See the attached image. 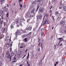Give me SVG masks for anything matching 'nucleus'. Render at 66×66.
<instances>
[{
    "instance_id": "nucleus-53",
    "label": "nucleus",
    "mask_w": 66,
    "mask_h": 66,
    "mask_svg": "<svg viewBox=\"0 0 66 66\" xmlns=\"http://www.w3.org/2000/svg\"><path fill=\"white\" fill-rule=\"evenodd\" d=\"M64 32L65 33H66V30L64 31Z\"/></svg>"
},
{
    "instance_id": "nucleus-18",
    "label": "nucleus",
    "mask_w": 66,
    "mask_h": 66,
    "mask_svg": "<svg viewBox=\"0 0 66 66\" xmlns=\"http://www.w3.org/2000/svg\"><path fill=\"white\" fill-rule=\"evenodd\" d=\"M30 19H29L28 20H27V22H28V23H30Z\"/></svg>"
},
{
    "instance_id": "nucleus-13",
    "label": "nucleus",
    "mask_w": 66,
    "mask_h": 66,
    "mask_svg": "<svg viewBox=\"0 0 66 66\" xmlns=\"http://www.w3.org/2000/svg\"><path fill=\"white\" fill-rule=\"evenodd\" d=\"M9 46L10 45H9V44L8 43H7V44H6V47H9Z\"/></svg>"
},
{
    "instance_id": "nucleus-14",
    "label": "nucleus",
    "mask_w": 66,
    "mask_h": 66,
    "mask_svg": "<svg viewBox=\"0 0 66 66\" xmlns=\"http://www.w3.org/2000/svg\"><path fill=\"white\" fill-rule=\"evenodd\" d=\"M21 53H20V52L18 54V57H20V56H21Z\"/></svg>"
},
{
    "instance_id": "nucleus-52",
    "label": "nucleus",
    "mask_w": 66,
    "mask_h": 66,
    "mask_svg": "<svg viewBox=\"0 0 66 66\" xmlns=\"http://www.w3.org/2000/svg\"><path fill=\"white\" fill-rule=\"evenodd\" d=\"M15 3H14V4H13L14 5V6H15Z\"/></svg>"
},
{
    "instance_id": "nucleus-39",
    "label": "nucleus",
    "mask_w": 66,
    "mask_h": 66,
    "mask_svg": "<svg viewBox=\"0 0 66 66\" xmlns=\"http://www.w3.org/2000/svg\"><path fill=\"white\" fill-rule=\"evenodd\" d=\"M12 59V56H10V61H11V59Z\"/></svg>"
},
{
    "instance_id": "nucleus-36",
    "label": "nucleus",
    "mask_w": 66,
    "mask_h": 66,
    "mask_svg": "<svg viewBox=\"0 0 66 66\" xmlns=\"http://www.w3.org/2000/svg\"><path fill=\"white\" fill-rule=\"evenodd\" d=\"M11 29H12L13 28V25H11Z\"/></svg>"
},
{
    "instance_id": "nucleus-50",
    "label": "nucleus",
    "mask_w": 66,
    "mask_h": 66,
    "mask_svg": "<svg viewBox=\"0 0 66 66\" xmlns=\"http://www.w3.org/2000/svg\"><path fill=\"white\" fill-rule=\"evenodd\" d=\"M56 65H57V64H56V63L55 64L54 66H56Z\"/></svg>"
},
{
    "instance_id": "nucleus-55",
    "label": "nucleus",
    "mask_w": 66,
    "mask_h": 66,
    "mask_svg": "<svg viewBox=\"0 0 66 66\" xmlns=\"http://www.w3.org/2000/svg\"><path fill=\"white\" fill-rule=\"evenodd\" d=\"M40 49L39 48H38L37 50L38 51H39Z\"/></svg>"
},
{
    "instance_id": "nucleus-44",
    "label": "nucleus",
    "mask_w": 66,
    "mask_h": 66,
    "mask_svg": "<svg viewBox=\"0 0 66 66\" xmlns=\"http://www.w3.org/2000/svg\"><path fill=\"white\" fill-rule=\"evenodd\" d=\"M26 32V31H24L23 32V33H25Z\"/></svg>"
},
{
    "instance_id": "nucleus-25",
    "label": "nucleus",
    "mask_w": 66,
    "mask_h": 66,
    "mask_svg": "<svg viewBox=\"0 0 66 66\" xmlns=\"http://www.w3.org/2000/svg\"><path fill=\"white\" fill-rule=\"evenodd\" d=\"M63 9L64 11H66V7L64 6L63 7Z\"/></svg>"
},
{
    "instance_id": "nucleus-63",
    "label": "nucleus",
    "mask_w": 66,
    "mask_h": 66,
    "mask_svg": "<svg viewBox=\"0 0 66 66\" xmlns=\"http://www.w3.org/2000/svg\"><path fill=\"white\" fill-rule=\"evenodd\" d=\"M38 42H39H39H40V40H38Z\"/></svg>"
},
{
    "instance_id": "nucleus-23",
    "label": "nucleus",
    "mask_w": 66,
    "mask_h": 66,
    "mask_svg": "<svg viewBox=\"0 0 66 66\" xmlns=\"http://www.w3.org/2000/svg\"><path fill=\"white\" fill-rule=\"evenodd\" d=\"M14 55V52L13 51L11 53V55Z\"/></svg>"
},
{
    "instance_id": "nucleus-34",
    "label": "nucleus",
    "mask_w": 66,
    "mask_h": 66,
    "mask_svg": "<svg viewBox=\"0 0 66 66\" xmlns=\"http://www.w3.org/2000/svg\"><path fill=\"white\" fill-rule=\"evenodd\" d=\"M41 47L42 48V49H43V46H42V44L41 45Z\"/></svg>"
},
{
    "instance_id": "nucleus-46",
    "label": "nucleus",
    "mask_w": 66,
    "mask_h": 66,
    "mask_svg": "<svg viewBox=\"0 0 66 66\" xmlns=\"http://www.w3.org/2000/svg\"><path fill=\"white\" fill-rule=\"evenodd\" d=\"M40 1H41L40 0H38V2H40Z\"/></svg>"
},
{
    "instance_id": "nucleus-64",
    "label": "nucleus",
    "mask_w": 66,
    "mask_h": 66,
    "mask_svg": "<svg viewBox=\"0 0 66 66\" xmlns=\"http://www.w3.org/2000/svg\"><path fill=\"white\" fill-rule=\"evenodd\" d=\"M19 66H22L21 64H20Z\"/></svg>"
},
{
    "instance_id": "nucleus-9",
    "label": "nucleus",
    "mask_w": 66,
    "mask_h": 66,
    "mask_svg": "<svg viewBox=\"0 0 66 66\" xmlns=\"http://www.w3.org/2000/svg\"><path fill=\"white\" fill-rule=\"evenodd\" d=\"M62 38H59V39L60 40V42H59V44H60V43H61V41H63L64 40V39H62Z\"/></svg>"
},
{
    "instance_id": "nucleus-51",
    "label": "nucleus",
    "mask_w": 66,
    "mask_h": 66,
    "mask_svg": "<svg viewBox=\"0 0 66 66\" xmlns=\"http://www.w3.org/2000/svg\"><path fill=\"white\" fill-rule=\"evenodd\" d=\"M16 23H18V20H17Z\"/></svg>"
},
{
    "instance_id": "nucleus-4",
    "label": "nucleus",
    "mask_w": 66,
    "mask_h": 66,
    "mask_svg": "<svg viewBox=\"0 0 66 66\" xmlns=\"http://www.w3.org/2000/svg\"><path fill=\"white\" fill-rule=\"evenodd\" d=\"M2 29H4L2 31V32L3 33H4V32H6V31H7V29L6 28H3Z\"/></svg>"
},
{
    "instance_id": "nucleus-60",
    "label": "nucleus",
    "mask_w": 66,
    "mask_h": 66,
    "mask_svg": "<svg viewBox=\"0 0 66 66\" xmlns=\"http://www.w3.org/2000/svg\"><path fill=\"white\" fill-rule=\"evenodd\" d=\"M24 7H26V5H24Z\"/></svg>"
},
{
    "instance_id": "nucleus-10",
    "label": "nucleus",
    "mask_w": 66,
    "mask_h": 66,
    "mask_svg": "<svg viewBox=\"0 0 66 66\" xmlns=\"http://www.w3.org/2000/svg\"><path fill=\"white\" fill-rule=\"evenodd\" d=\"M35 8H34L31 11V13L32 14H33V13L34 12V11H35Z\"/></svg>"
},
{
    "instance_id": "nucleus-1",
    "label": "nucleus",
    "mask_w": 66,
    "mask_h": 66,
    "mask_svg": "<svg viewBox=\"0 0 66 66\" xmlns=\"http://www.w3.org/2000/svg\"><path fill=\"white\" fill-rule=\"evenodd\" d=\"M29 17H32V15L30 14H28V13H26L25 14V17L26 18H29Z\"/></svg>"
},
{
    "instance_id": "nucleus-42",
    "label": "nucleus",
    "mask_w": 66,
    "mask_h": 66,
    "mask_svg": "<svg viewBox=\"0 0 66 66\" xmlns=\"http://www.w3.org/2000/svg\"><path fill=\"white\" fill-rule=\"evenodd\" d=\"M35 1H34V2H32V4H35Z\"/></svg>"
},
{
    "instance_id": "nucleus-47",
    "label": "nucleus",
    "mask_w": 66,
    "mask_h": 66,
    "mask_svg": "<svg viewBox=\"0 0 66 66\" xmlns=\"http://www.w3.org/2000/svg\"><path fill=\"white\" fill-rule=\"evenodd\" d=\"M29 64V62H28V61H27V65H28Z\"/></svg>"
},
{
    "instance_id": "nucleus-59",
    "label": "nucleus",
    "mask_w": 66,
    "mask_h": 66,
    "mask_svg": "<svg viewBox=\"0 0 66 66\" xmlns=\"http://www.w3.org/2000/svg\"><path fill=\"white\" fill-rule=\"evenodd\" d=\"M53 18V19L54 20V18H53V17L52 16Z\"/></svg>"
},
{
    "instance_id": "nucleus-27",
    "label": "nucleus",
    "mask_w": 66,
    "mask_h": 66,
    "mask_svg": "<svg viewBox=\"0 0 66 66\" xmlns=\"http://www.w3.org/2000/svg\"><path fill=\"white\" fill-rule=\"evenodd\" d=\"M21 45H23V46H24V45H25V43H21Z\"/></svg>"
},
{
    "instance_id": "nucleus-24",
    "label": "nucleus",
    "mask_w": 66,
    "mask_h": 66,
    "mask_svg": "<svg viewBox=\"0 0 66 66\" xmlns=\"http://www.w3.org/2000/svg\"><path fill=\"white\" fill-rule=\"evenodd\" d=\"M6 16L7 17H9V13L7 12L6 14Z\"/></svg>"
},
{
    "instance_id": "nucleus-61",
    "label": "nucleus",
    "mask_w": 66,
    "mask_h": 66,
    "mask_svg": "<svg viewBox=\"0 0 66 66\" xmlns=\"http://www.w3.org/2000/svg\"><path fill=\"white\" fill-rule=\"evenodd\" d=\"M56 64H58V62H56Z\"/></svg>"
},
{
    "instance_id": "nucleus-38",
    "label": "nucleus",
    "mask_w": 66,
    "mask_h": 66,
    "mask_svg": "<svg viewBox=\"0 0 66 66\" xmlns=\"http://www.w3.org/2000/svg\"><path fill=\"white\" fill-rule=\"evenodd\" d=\"M22 1V0H19V2H21Z\"/></svg>"
},
{
    "instance_id": "nucleus-22",
    "label": "nucleus",
    "mask_w": 66,
    "mask_h": 66,
    "mask_svg": "<svg viewBox=\"0 0 66 66\" xmlns=\"http://www.w3.org/2000/svg\"><path fill=\"white\" fill-rule=\"evenodd\" d=\"M31 34H32V32H30L27 35V36H29V35H31Z\"/></svg>"
},
{
    "instance_id": "nucleus-21",
    "label": "nucleus",
    "mask_w": 66,
    "mask_h": 66,
    "mask_svg": "<svg viewBox=\"0 0 66 66\" xmlns=\"http://www.w3.org/2000/svg\"><path fill=\"white\" fill-rule=\"evenodd\" d=\"M27 30H31V28L30 27L28 28L27 29Z\"/></svg>"
},
{
    "instance_id": "nucleus-16",
    "label": "nucleus",
    "mask_w": 66,
    "mask_h": 66,
    "mask_svg": "<svg viewBox=\"0 0 66 66\" xmlns=\"http://www.w3.org/2000/svg\"><path fill=\"white\" fill-rule=\"evenodd\" d=\"M39 3L40 4H42L43 3V1H41L39 2Z\"/></svg>"
},
{
    "instance_id": "nucleus-12",
    "label": "nucleus",
    "mask_w": 66,
    "mask_h": 66,
    "mask_svg": "<svg viewBox=\"0 0 66 66\" xmlns=\"http://www.w3.org/2000/svg\"><path fill=\"white\" fill-rule=\"evenodd\" d=\"M24 40L25 42H27L28 40V38H25L24 39Z\"/></svg>"
},
{
    "instance_id": "nucleus-20",
    "label": "nucleus",
    "mask_w": 66,
    "mask_h": 66,
    "mask_svg": "<svg viewBox=\"0 0 66 66\" xmlns=\"http://www.w3.org/2000/svg\"><path fill=\"white\" fill-rule=\"evenodd\" d=\"M20 53H22L23 52V50H22V49H21L20 50Z\"/></svg>"
},
{
    "instance_id": "nucleus-57",
    "label": "nucleus",
    "mask_w": 66,
    "mask_h": 66,
    "mask_svg": "<svg viewBox=\"0 0 66 66\" xmlns=\"http://www.w3.org/2000/svg\"><path fill=\"white\" fill-rule=\"evenodd\" d=\"M54 47H55L54 49H55V48H56V45H54Z\"/></svg>"
},
{
    "instance_id": "nucleus-32",
    "label": "nucleus",
    "mask_w": 66,
    "mask_h": 66,
    "mask_svg": "<svg viewBox=\"0 0 66 66\" xmlns=\"http://www.w3.org/2000/svg\"><path fill=\"white\" fill-rule=\"evenodd\" d=\"M2 64V62H1V61H0V66H1Z\"/></svg>"
},
{
    "instance_id": "nucleus-5",
    "label": "nucleus",
    "mask_w": 66,
    "mask_h": 66,
    "mask_svg": "<svg viewBox=\"0 0 66 66\" xmlns=\"http://www.w3.org/2000/svg\"><path fill=\"white\" fill-rule=\"evenodd\" d=\"M10 55L8 53H7L6 54V58H8V59H9L10 58Z\"/></svg>"
},
{
    "instance_id": "nucleus-43",
    "label": "nucleus",
    "mask_w": 66,
    "mask_h": 66,
    "mask_svg": "<svg viewBox=\"0 0 66 66\" xmlns=\"http://www.w3.org/2000/svg\"><path fill=\"white\" fill-rule=\"evenodd\" d=\"M49 15V14H46V17H47V16H48V15Z\"/></svg>"
},
{
    "instance_id": "nucleus-41",
    "label": "nucleus",
    "mask_w": 66,
    "mask_h": 66,
    "mask_svg": "<svg viewBox=\"0 0 66 66\" xmlns=\"http://www.w3.org/2000/svg\"><path fill=\"white\" fill-rule=\"evenodd\" d=\"M3 22V21H1V24H2V22Z\"/></svg>"
},
{
    "instance_id": "nucleus-33",
    "label": "nucleus",
    "mask_w": 66,
    "mask_h": 66,
    "mask_svg": "<svg viewBox=\"0 0 66 66\" xmlns=\"http://www.w3.org/2000/svg\"><path fill=\"white\" fill-rule=\"evenodd\" d=\"M12 43H13L12 42H11L10 43V45H11V46H12Z\"/></svg>"
},
{
    "instance_id": "nucleus-56",
    "label": "nucleus",
    "mask_w": 66,
    "mask_h": 66,
    "mask_svg": "<svg viewBox=\"0 0 66 66\" xmlns=\"http://www.w3.org/2000/svg\"><path fill=\"white\" fill-rule=\"evenodd\" d=\"M20 43H19L18 44V45H19H19H20Z\"/></svg>"
},
{
    "instance_id": "nucleus-8",
    "label": "nucleus",
    "mask_w": 66,
    "mask_h": 66,
    "mask_svg": "<svg viewBox=\"0 0 66 66\" xmlns=\"http://www.w3.org/2000/svg\"><path fill=\"white\" fill-rule=\"evenodd\" d=\"M4 36L3 34H1V35H0V39H2L4 37Z\"/></svg>"
},
{
    "instance_id": "nucleus-40",
    "label": "nucleus",
    "mask_w": 66,
    "mask_h": 66,
    "mask_svg": "<svg viewBox=\"0 0 66 66\" xmlns=\"http://www.w3.org/2000/svg\"><path fill=\"white\" fill-rule=\"evenodd\" d=\"M32 6H31L30 7V10H32Z\"/></svg>"
},
{
    "instance_id": "nucleus-6",
    "label": "nucleus",
    "mask_w": 66,
    "mask_h": 66,
    "mask_svg": "<svg viewBox=\"0 0 66 66\" xmlns=\"http://www.w3.org/2000/svg\"><path fill=\"white\" fill-rule=\"evenodd\" d=\"M16 57H15V56H14V57L13 58V60H14L12 62V63H15V62H17V60H16Z\"/></svg>"
},
{
    "instance_id": "nucleus-45",
    "label": "nucleus",
    "mask_w": 66,
    "mask_h": 66,
    "mask_svg": "<svg viewBox=\"0 0 66 66\" xmlns=\"http://www.w3.org/2000/svg\"><path fill=\"white\" fill-rule=\"evenodd\" d=\"M2 56H4V53H3L2 54Z\"/></svg>"
},
{
    "instance_id": "nucleus-37",
    "label": "nucleus",
    "mask_w": 66,
    "mask_h": 66,
    "mask_svg": "<svg viewBox=\"0 0 66 66\" xmlns=\"http://www.w3.org/2000/svg\"><path fill=\"white\" fill-rule=\"evenodd\" d=\"M52 6H51L50 7V9L51 10V9H52Z\"/></svg>"
},
{
    "instance_id": "nucleus-15",
    "label": "nucleus",
    "mask_w": 66,
    "mask_h": 66,
    "mask_svg": "<svg viewBox=\"0 0 66 66\" xmlns=\"http://www.w3.org/2000/svg\"><path fill=\"white\" fill-rule=\"evenodd\" d=\"M1 14L2 15V16L3 14V12L2 10H1Z\"/></svg>"
},
{
    "instance_id": "nucleus-26",
    "label": "nucleus",
    "mask_w": 66,
    "mask_h": 66,
    "mask_svg": "<svg viewBox=\"0 0 66 66\" xmlns=\"http://www.w3.org/2000/svg\"><path fill=\"white\" fill-rule=\"evenodd\" d=\"M55 14L56 15H58V14H59V12H58V11L55 12Z\"/></svg>"
},
{
    "instance_id": "nucleus-17",
    "label": "nucleus",
    "mask_w": 66,
    "mask_h": 66,
    "mask_svg": "<svg viewBox=\"0 0 66 66\" xmlns=\"http://www.w3.org/2000/svg\"><path fill=\"white\" fill-rule=\"evenodd\" d=\"M4 0H1V1L0 2L1 3V4H2V3L3 2H4Z\"/></svg>"
},
{
    "instance_id": "nucleus-2",
    "label": "nucleus",
    "mask_w": 66,
    "mask_h": 66,
    "mask_svg": "<svg viewBox=\"0 0 66 66\" xmlns=\"http://www.w3.org/2000/svg\"><path fill=\"white\" fill-rule=\"evenodd\" d=\"M44 11V9L43 7H41L39 10V13H42Z\"/></svg>"
},
{
    "instance_id": "nucleus-49",
    "label": "nucleus",
    "mask_w": 66,
    "mask_h": 66,
    "mask_svg": "<svg viewBox=\"0 0 66 66\" xmlns=\"http://www.w3.org/2000/svg\"><path fill=\"white\" fill-rule=\"evenodd\" d=\"M62 6L61 7H59V9H62Z\"/></svg>"
},
{
    "instance_id": "nucleus-58",
    "label": "nucleus",
    "mask_w": 66,
    "mask_h": 66,
    "mask_svg": "<svg viewBox=\"0 0 66 66\" xmlns=\"http://www.w3.org/2000/svg\"><path fill=\"white\" fill-rule=\"evenodd\" d=\"M51 38H53V36L52 35L51 37Z\"/></svg>"
},
{
    "instance_id": "nucleus-54",
    "label": "nucleus",
    "mask_w": 66,
    "mask_h": 66,
    "mask_svg": "<svg viewBox=\"0 0 66 66\" xmlns=\"http://www.w3.org/2000/svg\"><path fill=\"white\" fill-rule=\"evenodd\" d=\"M27 51H28V49H27L26 51H25V52H27Z\"/></svg>"
},
{
    "instance_id": "nucleus-28",
    "label": "nucleus",
    "mask_w": 66,
    "mask_h": 66,
    "mask_svg": "<svg viewBox=\"0 0 66 66\" xmlns=\"http://www.w3.org/2000/svg\"><path fill=\"white\" fill-rule=\"evenodd\" d=\"M39 6H37V11H38V9H39Z\"/></svg>"
},
{
    "instance_id": "nucleus-35",
    "label": "nucleus",
    "mask_w": 66,
    "mask_h": 66,
    "mask_svg": "<svg viewBox=\"0 0 66 66\" xmlns=\"http://www.w3.org/2000/svg\"><path fill=\"white\" fill-rule=\"evenodd\" d=\"M20 6L21 7H22V4H20Z\"/></svg>"
},
{
    "instance_id": "nucleus-11",
    "label": "nucleus",
    "mask_w": 66,
    "mask_h": 66,
    "mask_svg": "<svg viewBox=\"0 0 66 66\" xmlns=\"http://www.w3.org/2000/svg\"><path fill=\"white\" fill-rule=\"evenodd\" d=\"M19 34V35H21V34H20V32H19V33H18V31H17L16 32V33H15V35H17V34Z\"/></svg>"
},
{
    "instance_id": "nucleus-7",
    "label": "nucleus",
    "mask_w": 66,
    "mask_h": 66,
    "mask_svg": "<svg viewBox=\"0 0 66 66\" xmlns=\"http://www.w3.org/2000/svg\"><path fill=\"white\" fill-rule=\"evenodd\" d=\"M65 21H62L61 22V24H63V26L65 25Z\"/></svg>"
},
{
    "instance_id": "nucleus-30",
    "label": "nucleus",
    "mask_w": 66,
    "mask_h": 66,
    "mask_svg": "<svg viewBox=\"0 0 66 66\" xmlns=\"http://www.w3.org/2000/svg\"><path fill=\"white\" fill-rule=\"evenodd\" d=\"M44 32H42L41 33V36H42V35H44Z\"/></svg>"
},
{
    "instance_id": "nucleus-62",
    "label": "nucleus",
    "mask_w": 66,
    "mask_h": 66,
    "mask_svg": "<svg viewBox=\"0 0 66 66\" xmlns=\"http://www.w3.org/2000/svg\"><path fill=\"white\" fill-rule=\"evenodd\" d=\"M51 12H52V11H50V13H51Z\"/></svg>"
},
{
    "instance_id": "nucleus-3",
    "label": "nucleus",
    "mask_w": 66,
    "mask_h": 66,
    "mask_svg": "<svg viewBox=\"0 0 66 66\" xmlns=\"http://www.w3.org/2000/svg\"><path fill=\"white\" fill-rule=\"evenodd\" d=\"M49 23V20H48V19L47 18L45 20L44 23H43V25H45L46 23V24H48Z\"/></svg>"
},
{
    "instance_id": "nucleus-29",
    "label": "nucleus",
    "mask_w": 66,
    "mask_h": 66,
    "mask_svg": "<svg viewBox=\"0 0 66 66\" xmlns=\"http://www.w3.org/2000/svg\"><path fill=\"white\" fill-rule=\"evenodd\" d=\"M29 53L28 55H27V59H29Z\"/></svg>"
},
{
    "instance_id": "nucleus-19",
    "label": "nucleus",
    "mask_w": 66,
    "mask_h": 66,
    "mask_svg": "<svg viewBox=\"0 0 66 66\" xmlns=\"http://www.w3.org/2000/svg\"><path fill=\"white\" fill-rule=\"evenodd\" d=\"M39 18L40 19H41L42 18V15H39Z\"/></svg>"
},
{
    "instance_id": "nucleus-31",
    "label": "nucleus",
    "mask_w": 66,
    "mask_h": 66,
    "mask_svg": "<svg viewBox=\"0 0 66 66\" xmlns=\"http://www.w3.org/2000/svg\"><path fill=\"white\" fill-rule=\"evenodd\" d=\"M20 48H23V46H20Z\"/></svg>"
},
{
    "instance_id": "nucleus-48",
    "label": "nucleus",
    "mask_w": 66,
    "mask_h": 66,
    "mask_svg": "<svg viewBox=\"0 0 66 66\" xmlns=\"http://www.w3.org/2000/svg\"><path fill=\"white\" fill-rule=\"evenodd\" d=\"M62 43H61L60 44V46H62Z\"/></svg>"
}]
</instances>
